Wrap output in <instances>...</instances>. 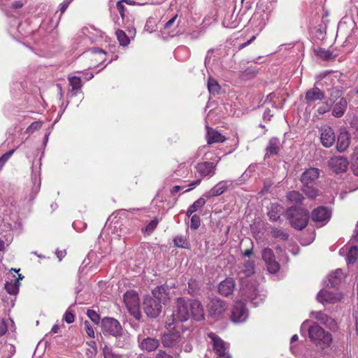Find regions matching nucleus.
I'll return each instance as SVG.
<instances>
[{
    "label": "nucleus",
    "mask_w": 358,
    "mask_h": 358,
    "mask_svg": "<svg viewBox=\"0 0 358 358\" xmlns=\"http://www.w3.org/2000/svg\"><path fill=\"white\" fill-rule=\"evenodd\" d=\"M255 273V264L252 261L247 260L237 271V278L241 283L240 296L245 300L252 303L256 307L262 303L266 299L264 291H259L255 282H249L245 278L251 276Z\"/></svg>",
    "instance_id": "f257e3e1"
},
{
    "label": "nucleus",
    "mask_w": 358,
    "mask_h": 358,
    "mask_svg": "<svg viewBox=\"0 0 358 358\" xmlns=\"http://www.w3.org/2000/svg\"><path fill=\"white\" fill-rule=\"evenodd\" d=\"M275 1L260 0L258 2L255 12L250 20L255 31L260 32L267 24Z\"/></svg>",
    "instance_id": "f03ea898"
},
{
    "label": "nucleus",
    "mask_w": 358,
    "mask_h": 358,
    "mask_svg": "<svg viewBox=\"0 0 358 358\" xmlns=\"http://www.w3.org/2000/svg\"><path fill=\"white\" fill-rule=\"evenodd\" d=\"M285 215L296 229L301 230L308 224L309 214L307 210L290 207L287 210Z\"/></svg>",
    "instance_id": "7ed1b4c3"
},
{
    "label": "nucleus",
    "mask_w": 358,
    "mask_h": 358,
    "mask_svg": "<svg viewBox=\"0 0 358 358\" xmlns=\"http://www.w3.org/2000/svg\"><path fill=\"white\" fill-rule=\"evenodd\" d=\"M309 338L317 345H321L322 348L329 347L332 342V336L329 332L324 331L317 323L308 328Z\"/></svg>",
    "instance_id": "20e7f679"
},
{
    "label": "nucleus",
    "mask_w": 358,
    "mask_h": 358,
    "mask_svg": "<svg viewBox=\"0 0 358 358\" xmlns=\"http://www.w3.org/2000/svg\"><path fill=\"white\" fill-rule=\"evenodd\" d=\"M101 329L104 334L111 335L116 338L122 337L126 341V344L129 343V336L121 334L122 326L117 320L111 317L103 318L101 322Z\"/></svg>",
    "instance_id": "39448f33"
},
{
    "label": "nucleus",
    "mask_w": 358,
    "mask_h": 358,
    "mask_svg": "<svg viewBox=\"0 0 358 358\" xmlns=\"http://www.w3.org/2000/svg\"><path fill=\"white\" fill-rule=\"evenodd\" d=\"M162 343L164 348H170L175 355L181 352L182 338L179 331H169L163 334L161 337Z\"/></svg>",
    "instance_id": "423d86ee"
},
{
    "label": "nucleus",
    "mask_w": 358,
    "mask_h": 358,
    "mask_svg": "<svg viewBox=\"0 0 358 358\" xmlns=\"http://www.w3.org/2000/svg\"><path fill=\"white\" fill-rule=\"evenodd\" d=\"M124 303L129 311L136 320H140V301L138 294L134 291H127L123 296Z\"/></svg>",
    "instance_id": "0eeeda50"
},
{
    "label": "nucleus",
    "mask_w": 358,
    "mask_h": 358,
    "mask_svg": "<svg viewBox=\"0 0 358 358\" xmlns=\"http://www.w3.org/2000/svg\"><path fill=\"white\" fill-rule=\"evenodd\" d=\"M190 300L184 297H180L176 302L174 310L171 317H176L179 322L187 321L189 318Z\"/></svg>",
    "instance_id": "6e6552de"
},
{
    "label": "nucleus",
    "mask_w": 358,
    "mask_h": 358,
    "mask_svg": "<svg viewBox=\"0 0 358 358\" xmlns=\"http://www.w3.org/2000/svg\"><path fill=\"white\" fill-rule=\"evenodd\" d=\"M100 36L99 31L93 27H83L78 34V44L83 47L89 46L97 42Z\"/></svg>",
    "instance_id": "1a4fd4ad"
},
{
    "label": "nucleus",
    "mask_w": 358,
    "mask_h": 358,
    "mask_svg": "<svg viewBox=\"0 0 358 358\" xmlns=\"http://www.w3.org/2000/svg\"><path fill=\"white\" fill-rule=\"evenodd\" d=\"M227 308L224 301L217 298L212 299L207 305L208 315L214 320H219L224 316Z\"/></svg>",
    "instance_id": "9d476101"
},
{
    "label": "nucleus",
    "mask_w": 358,
    "mask_h": 358,
    "mask_svg": "<svg viewBox=\"0 0 358 358\" xmlns=\"http://www.w3.org/2000/svg\"><path fill=\"white\" fill-rule=\"evenodd\" d=\"M249 312L245 303L241 300L236 301L231 312V321L234 323H243L247 320Z\"/></svg>",
    "instance_id": "9b49d317"
},
{
    "label": "nucleus",
    "mask_w": 358,
    "mask_h": 358,
    "mask_svg": "<svg viewBox=\"0 0 358 358\" xmlns=\"http://www.w3.org/2000/svg\"><path fill=\"white\" fill-rule=\"evenodd\" d=\"M208 337L211 338L213 343V350L217 355V358H231L227 350V345L220 337L214 333L208 334Z\"/></svg>",
    "instance_id": "f8f14e48"
},
{
    "label": "nucleus",
    "mask_w": 358,
    "mask_h": 358,
    "mask_svg": "<svg viewBox=\"0 0 358 358\" xmlns=\"http://www.w3.org/2000/svg\"><path fill=\"white\" fill-rule=\"evenodd\" d=\"M331 212L325 206H320L314 209L311 214V219L319 227L325 225L331 219Z\"/></svg>",
    "instance_id": "ddd939ff"
},
{
    "label": "nucleus",
    "mask_w": 358,
    "mask_h": 358,
    "mask_svg": "<svg viewBox=\"0 0 358 358\" xmlns=\"http://www.w3.org/2000/svg\"><path fill=\"white\" fill-rule=\"evenodd\" d=\"M143 309L148 317L155 318L162 311V305L159 300L148 297L143 302Z\"/></svg>",
    "instance_id": "4468645a"
},
{
    "label": "nucleus",
    "mask_w": 358,
    "mask_h": 358,
    "mask_svg": "<svg viewBox=\"0 0 358 358\" xmlns=\"http://www.w3.org/2000/svg\"><path fill=\"white\" fill-rule=\"evenodd\" d=\"M138 347L141 350L148 352L156 350L159 345V340L150 336L145 337L142 334L138 336Z\"/></svg>",
    "instance_id": "2eb2a0df"
},
{
    "label": "nucleus",
    "mask_w": 358,
    "mask_h": 358,
    "mask_svg": "<svg viewBox=\"0 0 358 358\" xmlns=\"http://www.w3.org/2000/svg\"><path fill=\"white\" fill-rule=\"evenodd\" d=\"M234 185V180H226L217 182L209 191L204 193L203 196L209 199L214 196H218L224 193L229 188Z\"/></svg>",
    "instance_id": "dca6fc26"
},
{
    "label": "nucleus",
    "mask_w": 358,
    "mask_h": 358,
    "mask_svg": "<svg viewBox=\"0 0 358 358\" xmlns=\"http://www.w3.org/2000/svg\"><path fill=\"white\" fill-rule=\"evenodd\" d=\"M262 259L266 263L268 271L275 273L280 269V265L275 260L273 251L270 248H265L262 250Z\"/></svg>",
    "instance_id": "f3484780"
},
{
    "label": "nucleus",
    "mask_w": 358,
    "mask_h": 358,
    "mask_svg": "<svg viewBox=\"0 0 358 358\" xmlns=\"http://www.w3.org/2000/svg\"><path fill=\"white\" fill-rule=\"evenodd\" d=\"M220 161L218 159L216 162H203L198 163L196 169L197 173L202 177L211 178L215 173L216 166Z\"/></svg>",
    "instance_id": "a211bd4d"
},
{
    "label": "nucleus",
    "mask_w": 358,
    "mask_h": 358,
    "mask_svg": "<svg viewBox=\"0 0 358 358\" xmlns=\"http://www.w3.org/2000/svg\"><path fill=\"white\" fill-rule=\"evenodd\" d=\"M320 141L322 145L325 148L331 147L336 141V135L334 129L327 125H324L320 129Z\"/></svg>",
    "instance_id": "6ab92c4d"
},
{
    "label": "nucleus",
    "mask_w": 358,
    "mask_h": 358,
    "mask_svg": "<svg viewBox=\"0 0 358 358\" xmlns=\"http://www.w3.org/2000/svg\"><path fill=\"white\" fill-rule=\"evenodd\" d=\"M330 169L335 173L345 172L349 165L348 159L343 156L332 157L328 162Z\"/></svg>",
    "instance_id": "aec40b11"
},
{
    "label": "nucleus",
    "mask_w": 358,
    "mask_h": 358,
    "mask_svg": "<svg viewBox=\"0 0 358 358\" xmlns=\"http://www.w3.org/2000/svg\"><path fill=\"white\" fill-rule=\"evenodd\" d=\"M341 299V294L330 292L328 289H322L317 295L318 302L324 303H335Z\"/></svg>",
    "instance_id": "412c9836"
},
{
    "label": "nucleus",
    "mask_w": 358,
    "mask_h": 358,
    "mask_svg": "<svg viewBox=\"0 0 358 358\" xmlns=\"http://www.w3.org/2000/svg\"><path fill=\"white\" fill-rule=\"evenodd\" d=\"M189 313L191 312L195 320L201 321L204 319V310L201 302L198 300H190Z\"/></svg>",
    "instance_id": "4be33fe9"
},
{
    "label": "nucleus",
    "mask_w": 358,
    "mask_h": 358,
    "mask_svg": "<svg viewBox=\"0 0 358 358\" xmlns=\"http://www.w3.org/2000/svg\"><path fill=\"white\" fill-rule=\"evenodd\" d=\"M320 171L317 168H310L305 171L301 177L302 184H313L318 178Z\"/></svg>",
    "instance_id": "5701e85b"
},
{
    "label": "nucleus",
    "mask_w": 358,
    "mask_h": 358,
    "mask_svg": "<svg viewBox=\"0 0 358 358\" xmlns=\"http://www.w3.org/2000/svg\"><path fill=\"white\" fill-rule=\"evenodd\" d=\"M235 287V282L233 278H227L220 282L218 286V292L220 294L227 296L232 294Z\"/></svg>",
    "instance_id": "b1692460"
},
{
    "label": "nucleus",
    "mask_w": 358,
    "mask_h": 358,
    "mask_svg": "<svg viewBox=\"0 0 358 358\" xmlns=\"http://www.w3.org/2000/svg\"><path fill=\"white\" fill-rule=\"evenodd\" d=\"M311 315L315 320L329 329L336 326L335 320L322 311L312 312Z\"/></svg>",
    "instance_id": "393cba45"
},
{
    "label": "nucleus",
    "mask_w": 358,
    "mask_h": 358,
    "mask_svg": "<svg viewBox=\"0 0 358 358\" xmlns=\"http://www.w3.org/2000/svg\"><path fill=\"white\" fill-rule=\"evenodd\" d=\"M324 97V93L317 87H314L310 89L306 92L305 95V99L308 103L315 101H322Z\"/></svg>",
    "instance_id": "a878e982"
},
{
    "label": "nucleus",
    "mask_w": 358,
    "mask_h": 358,
    "mask_svg": "<svg viewBox=\"0 0 358 358\" xmlns=\"http://www.w3.org/2000/svg\"><path fill=\"white\" fill-rule=\"evenodd\" d=\"M350 145V134L345 131L342 130L338 136L336 148L340 152H344Z\"/></svg>",
    "instance_id": "bb28decb"
},
{
    "label": "nucleus",
    "mask_w": 358,
    "mask_h": 358,
    "mask_svg": "<svg viewBox=\"0 0 358 358\" xmlns=\"http://www.w3.org/2000/svg\"><path fill=\"white\" fill-rule=\"evenodd\" d=\"M152 292L154 298L161 302L162 300H165L169 297L170 289L168 285H162L155 287Z\"/></svg>",
    "instance_id": "cd10ccee"
},
{
    "label": "nucleus",
    "mask_w": 358,
    "mask_h": 358,
    "mask_svg": "<svg viewBox=\"0 0 358 358\" xmlns=\"http://www.w3.org/2000/svg\"><path fill=\"white\" fill-rule=\"evenodd\" d=\"M206 127L207 129V142L208 144L222 143L226 140V138L220 133L213 130L208 125H206Z\"/></svg>",
    "instance_id": "c85d7f7f"
},
{
    "label": "nucleus",
    "mask_w": 358,
    "mask_h": 358,
    "mask_svg": "<svg viewBox=\"0 0 358 358\" xmlns=\"http://www.w3.org/2000/svg\"><path fill=\"white\" fill-rule=\"evenodd\" d=\"M348 106L347 100L345 98H341L333 107L332 115L336 117H342Z\"/></svg>",
    "instance_id": "c756f323"
},
{
    "label": "nucleus",
    "mask_w": 358,
    "mask_h": 358,
    "mask_svg": "<svg viewBox=\"0 0 358 358\" xmlns=\"http://www.w3.org/2000/svg\"><path fill=\"white\" fill-rule=\"evenodd\" d=\"M259 73L257 66H250L246 69L239 71V77L244 80H248L254 78Z\"/></svg>",
    "instance_id": "7c9ffc66"
},
{
    "label": "nucleus",
    "mask_w": 358,
    "mask_h": 358,
    "mask_svg": "<svg viewBox=\"0 0 358 358\" xmlns=\"http://www.w3.org/2000/svg\"><path fill=\"white\" fill-rule=\"evenodd\" d=\"M280 150V142L278 138L273 137L271 138L268 143V145L266 148V154H270L272 155H278Z\"/></svg>",
    "instance_id": "2f4dec72"
},
{
    "label": "nucleus",
    "mask_w": 358,
    "mask_h": 358,
    "mask_svg": "<svg viewBox=\"0 0 358 358\" xmlns=\"http://www.w3.org/2000/svg\"><path fill=\"white\" fill-rule=\"evenodd\" d=\"M282 207L278 203H271L267 213L270 220L277 221L280 218Z\"/></svg>",
    "instance_id": "473e14b6"
},
{
    "label": "nucleus",
    "mask_w": 358,
    "mask_h": 358,
    "mask_svg": "<svg viewBox=\"0 0 358 358\" xmlns=\"http://www.w3.org/2000/svg\"><path fill=\"white\" fill-rule=\"evenodd\" d=\"M69 85L71 87V92L72 96H76L82 88L80 78L77 76L69 77Z\"/></svg>",
    "instance_id": "72a5a7b5"
},
{
    "label": "nucleus",
    "mask_w": 358,
    "mask_h": 358,
    "mask_svg": "<svg viewBox=\"0 0 358 358\" xmlns=\"http://www.w3.org/2000/svg\"><path fill=\"white\" fill-rule=\"evenodd\" d=\"M188 173V167L185 164H181L170 176V180L174 181L176 180H178L179 178H185L187 176Z\"/></svg>",
    "instance_id": "f704fd0d"
},
{
    "label": "nucleus",
    "mask_w": 358,
    "mask_h": 358,
    "mask_svg": "<svg viewBox=\"0 0 358 358\" xmlns=\"http://www.w3.org/2000/svg\"><path fill=\"white\" fill-rule=\"evenodd\" d=\"M20 281L18 279H15L10 282H6L5 284V289L6 292L13 296H15L19 292Z\"/></svg>",
    "instance_id": "c9c22d12"
},
{
    "label": "nucleus",
    "mask_w": 358,
    "mask_h": 358,
    "mask_svg": "<svg viewBox=\"0 0 358 358\" xmlns=\"http://www.w3.org/2000/svg\"><path fill=\"white\" fill-rule=\"evenodd\" d=\"M343 276V272L341 269H337L335 272L329 275V284L331 287H336L341 282Z\"/></svg>",
    "instance_id": "e433bc0d"
},
{
    "label": "nucleus",
    "mask_w": 358,
    "mask_h": 358,
    "mask_svg": "<svg viewBox=\"0 0 358 358\" xmlns=\"http://www.w3.org/2000/svg\"><path fill=\"white\" fill-rule=\"evenodd\" d=\"M287 199L290 203L298 205L302 203L303 196L299 192L293 190L287 194Z\"/></svg>",
    "instance_id": "4c0bfd02"
},
{
    "label": "nucleus",
    "mask_w": 358,
    "mask_h": 358,
    "mask_svg": "<svg viewBox=\"0 0 358 358\" xmlns=\"http://www.w3.org/2000/svg\"><path fill=\"white\" fill-rule=\"evenodd\" d=\"M116 234L120 238H122L124 242H125L127 239L130 238L134 235V231L125 226H120L118 229H116Z\"/></svg>",
    "instance_id": "58836bf2"
},
{
    "label": "nucleus",
    "mask_w": 358,
    "mask_h": 358,
    "mask_svg": "<svg viewBox=\"0 0 358 358\" xmlns=\"http://www.w3.org/2000/svg\"><path fill=\"white\" fill-rule=\"evenodd\" d=\"M103 355L104 358H129L126 355L115 353L110 347L106 345L103 348Z\"/></svg>",
    "instance_id": "ea45409f"
},
{
    "label": "nucleus",
    "mask_w": 358,
    "mask_h": 358,
    "mask_svg": "<svg viewBox=\"0 0 358 358\" xmlns=\"http://www.w3.org/2000/svg\"><path fill=\"white\" fill-rule=\"evenodd\" d=\"M208 89L210 94L215 95L219 94L221 87L216 80L209 78L208 80Z\"/></svg>",
    "instance_id": "a19ab883"
},
{
    "label": "nucleus",
    "mask_w": 358,
    "mask_h": 358,
    "mask_svg": "<svg viewBox=\"0 0 358 358\" xmlns=\"http://www.w3.org/2000/svg\"><path fill=\"white\" fill-rule=\"evenodd\" d=\"M303 193L310 199H314L317 196V189L313 187L311 185L303 184L301 189Z\"/></svg>",
    "instance_id": "79ce46f5"
},
{
    "label": "nucleus",
    "mask_w": 358,
    "mask_h": 358,
    "mask_svg": "<svg viewBox=\"0 0 358 358\" xmlns=\"http://www.w3.org/2000/svg\"><path fill=\"white\" fill-rule=\"evenodd\" d=\"M358 257V248L357 246H352L349 250L347 255L346 261L348 264H353L356 262Z\"/></svg>",
    "instance_id": "37998d69"
},
{
    "label": "nucleus",
    "mask_w": 358,
    "mask_h": 358,
    "mask_svg": "<svg viewBox=\"0 0 358 358\" xmlns=\"http://www.w3.org/2000/svg\"><path fill=\"white\" fill-rule=\"evenodd\" d=\"M115 34L120 45L127 46L129 44L130 40L124 31L118 29L116 31Z\"/></svg>",
    "instance_id": "c03bdc74"
},
{
    "label": "nucleus",
    "mask_w": 358,
    "mask_h": 358,
    "mask_svg": "<svg viewBox=\"0 0 358 358\" xmlns=\"http://www.w3.org/2000/svg\"><path fill=\"white\" fill-rule=\"evenodd\" d=\"M123 3H126L130 6H142L145 5H158L160 4L162 1H155L153 0H148L145 2H136V0H121Z\"/></svg>",
    "instance_id": "a18cd8bd"
},
{
    "label": "nucleus",
    "mask_w": 358,
    "mask_h": 358,
    "mask_svg": "<svg viewBox=\"0 0 358 358\" xmlns=\"http://www.w3.org/2000/svg\"><path fill=\"white\" fill-rule=\"evenodd\" d=\"M271 234L273 237L278 238L283 241L287 240L289 237L287 233L279 228H273L271 231Z\"/></svg>",
    "instance_id": "49530a36"
},
{
    "label": "nucleus",
    "mask_w": 358,
    "mask_h": 358,
    "mask_svg": "<svg viewBox=\"0 0 358 358\" xmlns=\"http://www.w3.org/2000/svg\"><path fill=\"white\" fill-rule=\"evenodd\" d=\"M199 289V283L195 279L191 278L188 281V292L195 294Z\"/></svg>",
    "instance_id": "de8ad7c7"
},
{
    "label": "nucleus",
    "mask_w": 358,
    "mask_h": 358,
    "mask_svg": "<svg viewBox=\"0 0 358 358\" xmlns=\"http://www.w3.org/2000/svg\"><path fill=\"white\" fill-rule=\"evenodd\" d=\"M173 243L178 248H187L188 242L187 239L182 236H177L173 238Z\"/></svg>",
    "instance_id": "09e8293b"
},
{
    "label": "nucleus",
    "mask_w": 358,
    "mask_h": 358,
    "mask_svg": "<svg viewBox=\"0 0 358 358\" xmlns=\"http://www.w3.org/2000/svg\"><path fill=\"white\" fill-rule=\"evenodd\" d=\"M332 101H327L323 102L317 109V111L319 114L323 115L331 110L332 106Z\"/></svg>",
    "instance_id": "8fccbe9b"
},
{
    "label": "nucleus",
    "mask_w": 358,
    "mask_h": 358,
    "mask_svg": "<svg viewBox=\"0 0 358 358\" xmlns=\"http://www.w3.org/2000/svg\"><path fill=\"white\" fill-rule=\"evenodd\" d=\"M157 27V22L156 20L152 17H150L148 18L145 25V29L150 33L155 31Z\"/></svg>",
    "instance_id": "3c124183"
},
{
    "label": "nucleus",
    "mask_w": 358,
    "mask_h": 358,
    "mask_svg": "<svg viewBox=\"0 0 358 358\" xmlns=\"http://www.w3.org/2000/svg\"><path fill=\"white\" fill-rule=\"evenodd\" d=\"M206 200L203 197H200L196 200L189 208H192L194 212L201 210L205 205Z\"/></svg>",
    "instance_id": "603ef678"
},
{
    "label": "nucleus",
    "mask_w": 358,
    "mask_h": 358,
    "mask_svg": "<svg viewBox=\"0 0 358 358\" xmlns=\"http://www.w3.org/2000/svg\"><path fill=\"white\" fill-rule=\"evenodd\" d=\"M316 54L317 56L321 57L324 60H329L332 58V52L328 50H325L323 48H319L316 50Z\"/></svg>",
    "instance_id": "864d4df0"
},
{
    "label": "nucleus",
    "mask_w": 358,
    "mask_h": 358,
    "mask_svg": "<svg viewBox=\"0 0 358 358\" xmlns=\"http://www.w3.org/2000/svg\"><path fill=\"white\" fill-rule=\"evenodd\" d=\"M201 224V219L198 215H193L191 217L190 227L193 229H197Z\"/></svg>",
    "instance_id": "5fc2aeb1"
},
{
    "label": "nucleus",
    "mask_w": 358,
    "mask_h": 358,
    "mask_svg": "<svg viewBox=\"0 0 358 358\" xmlns=\"http://www.w3.org/2000/svg\"><path fill=\"white\" fill-rule=\"evenodd\" d=\"M87 315L95 324H98L100 321L99 315L96 311H94L93 310H88L87 312Z\"/></svg>",
    "instance_id": "6e6d98bb"
},
{
    "label": "nucleus",
    "mask_w": 358,
    "mask_h": 358,
    "mask_svg": "<svg viewBox=\"0 0 358 358\" xmlns=\"http://www.w3.org/2000/svg\"><path fill=\"white\" fill-rule=\"evenodd\" d=\"M13 152H14V150H9L7 152H6L5 154H3L0 157V171L1 170L3 166H4L5 163L6 162V161L12 156Z\"/></svg>",
    "instance_id": "4d7b16f0"
},
{
    "label": "nucleus",
    "mask_w": 358,
    "mask_h": 358,
    "mask_svg": "<svg viewBox=\"0 0 358 358\" xmlns=\"http://www.w3.org/2000/svg\"><path fill=\"white\" fill-rule=\"evenodd\" d=\"M158 224V220L157 219H154L152 220H151L145 227V231L148 232V234H150L152 233L155 229V228L157 227Z\"/></svg>",
    "instance_id": "13d9d810"
},
{
    "label": "nucleus",
    "mask_w": 358,
    "mask_h": 358,
    "mask_svg": "<svg viewBox=\"0 0 358 358\" xmlns=\"http://www.w3.org/2000/svg\"><path fill=\"white\" fill-rule=\"evenodd\" d=\"M64 320L68 324H71L74 322L75 315L72 313V311L70 310V308L66 311L64 316Z\"/></svg>",
    "instance_id": "bf43d9fd"
},
{
    "label": "nucleus",
    "mask_w": 358,
    "mask_h": 358,
    "mask_svg": "<svg viewBox=\"0 0 358 358\" xmlns=\"http://www.w3.org/2000/svg\"><path fill=\"white\" fill-rule=\"evenodd\" d=\"M330 101H332V103L334 101V99H336L338 97H340L341 96V91L336 88H332L330 90Z\"/></svg>",
    "instance_id": "052dcab7"
},
{
    "label": "nucleus",
    "mask_w": 358,
    "mask_h": 358,
    "mask_svg": "<svg viewBox=\"0 0 358 358\" xmlns=\"http://www.w3.org/2000/svg\"><path fill=\"white\" fill-rule=\"evenodd\" d=\"M84 325H85V331H86L87 334L88 335V336H90V338H94V329L92 327V325L90 324V323L88 321H85L84 322Z\"/></svg>",
    "instance_id": "680f3d73"
},
{
    "label": "nucleus",
    "mask_w": 358,
    "mask_h": 358,
    "mask_svg": "<svg viewBox=\"0 0 358 358\" xmlns=\"http://www.w3.org/2000/svg\"><path fill=\"white\" fill-rule=\"evenodd\" d=\"M116 8L120 13L122 20H124L125 17L126 8L121 0L117 3Z\"/></svg>",
    "instance_id": "e2e57ef3"
},
{
    "label": "nucleus",
    "mask_w": 358,
    "mask_h": 358,
    "mask_svg": "<svg viewBox=\"0 0 358 358\" xmlns=\"http://www.w3.org/2000/svg\"><path fill=\"white\" fill-rule=\"evenodd\" d=\"M89 345L92 349L87 350V351L86 352L87 355L90 357H94L96 354V350H97L96 345L95 342H94V341L90 342L89 343Z\"/></svg>",
    "instance_id": "0e129e2a"
},
{
    "label": "nucleus",
    "mask_w": 358,
    "mask_h": 358,
    "mask_svg": "<svg viewBox=\"0 0 358 358\" xmlns=\"http://www.w3.org/2000/svg\"><path fill=\"white\" fill-rule=\"evenodd\" d=\"M352 169L355 175L358 176V152L355 153L352 163Z\"/></svg>",
    "instance_id": "69168bd1"
},
{
    "label": "nucleus",
    "mask_w": 358,
    "mask_h": 358,
    "mask_svg": "<svg viewBox=\"0 0 358 358\" xmlns=\"http://www.w3.org/2000/svg\"><path fill=\"white\" fill-rule=\"evenodd\" d=\"M25 3V0L15 1L10 3V8L13 9H19L21 8Z\"/></svg>",
    "instance_id": "338daca9"
},
{
    "label": "nucleus",
    "mask_w": 358,
    "mask_h": 358,
    "mask_svg": "<svg viewBox=\"0 0 358 358\" xmlns=\"http://www.w3.org/2000/svg\"><path fill=\"white\" fill-rule=\"evenodd\" d=\"M155 358H173V357L164 350H161L157 353Z\"/></svg>",
    "instance_id": "774afa93"
}]
</instances>
